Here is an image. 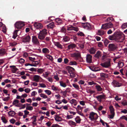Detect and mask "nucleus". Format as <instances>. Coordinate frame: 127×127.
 Returning <instances> with one entry per match:
<instances>
[{"instance_id": "nucleus-1", "label": "nucleus", "mask_w": 127, "mask_h": 127, "mask_svg": "<svg viewBox=\"0 0 127 127\" xmlns=\"http://www.w3.org/2000/svg\"><path fill=\"white\" fill-rule=\"evenodd\" d=\"M109 39L111 40H115L119 42H123L124 38L121 34L119 32H115L111 36H109Z\"/></svg>"}, {"instance_id": "nucleus-2", "label": "nucleus", "mask_w": 127, "mask_h": 127, "mask_svg": "<svg viewBox=\"0 0 127 127\" xmlns=\"http://www.w3.org/2000/svg\"><path fill=\"white\" fill-rule=\"evenodd\" d=\"M89 118L92 121L96 120L98 118V116L97 114L92 112L90 113Z\"/></svg>"}, {"instance_id": "nucleus-3", "label": "nucleus", "mask_w": 127, "mask_h": 127, "mask_svg": "<svg viewBox=\"0 0 127 127\" xmlns=\"http://www.w3.org/2000/svg\"><path fill=\"white\" fill-rule=\"evenodd\" d=\"M24 23L21 21L17 22L14 25L15 28L18 29H20L25 26Z\"/></svg>"}, {"instance_id": "nucleus-4", "label": "nucleus", "mask_w": 127, "mask_h": 127, "mask_svg": "<svg viewBox=\"0 0 127 127\" xmlns=\"http://www.w3.org/2000/svg\"><path fill=\"white\" fill-rule=\"evenodd\" d=\"M80 24L83 27L85 28L90 30L91 29V27L89 23H80Z\"/></svg>"}, {"instance_id": "nucleus-5", "label": "nucleus", "mask_w": 127, "mask_h": 127, "mask_svg": "<svg viewBox=\"0 0 127 127\" xmlns=\"http://www.w3.org/2000/svg\"><path fill=\"white\" fill-rule=\"evenodd\" d=\"M101 65L104 68H107L110 66L111 65L110 60L108 59L107 62H105L101 63Z\"/></svg>"}, {"instance_id": "nucleus-6", "label": "nucleus", "mask_w": 127, "mask_h": 127, "mask_svg": "<svg viewBox=\"0 0 127 127\" xmlns=\"http://www.w3.org/2000/svg\"><path fill=\"white\" fill-rule=\"evenodd\" d=\"M67 31H74L76 32L78 31L79 29L78 28L73 27L72 25H69L67 26Z\"/></svg>"}, {"instance_id": "nucleus-7", "label": "nucleus", "mask_w": 127, "mask_h": 127, "mask_svg": "<svg viewBox=\"0 0 127 127\" xmlns=\"http://www.w3.org/2000/svg\"><path fill=\"white\" fill-rule=\"evenodd\" d=\"M108 49L109 51H114L116 49V46L114 44H109Z\"/></svg>"}, {"instance_id": "nucleus-8", "label": "nucleus", "mask_w": 127, "mask_h": 127, "mask_svg": "<svg viewBox=\"0 0 127 127\" xmlns=\"http://www.w3.org/2000/svg\"><path fill=\"white\" fill-rule=\"evenodd\" d=\"M32 42L33 44L37 45H38L40 44V43L38 40L35 36H32Z\"/></svg>"}, {"instance_id": "nucleus-9", "label": "nucleus", "mask_w": 127, "mask_h": 127, "mask_svg": "<svg viewBox=\"0 0 127 127\" xmlns=\"http://www.w3.org/2000/svg\"><path fill=\"white\" fill-rule=\"evenodd\" d=\"M31 37L29 35H27L22 38V41L23 42H29L30 40Z\"/></svg>"}, {"instance_id": "nucleus-10", "label": "nucleus", "mask_w": 127, "mask_h": 127, "mask_svg": "<svg viewBox=\"0 0 127 127\" xmlns=\"http://www.w3.org/2000/svg\"><path fill=\"white\" fill-rule=\"evenodd\" d=\"M96 97L98 101L100 102L102 99H105V95H99L96 96Z\"/></svg>"}, {"instance_id": "nucleus-11", "label": "nucleus", "mask_w": 127, "mask_h": 127, "mask_svg": "<svg viewBox=\"0 0 127 127\" xmlns=\"http://www.w3.org/2000/svg\"><path fill=\"white\" fill-rule=\"evenodd\" d=\"M46 36L43 34L39 32L38 34V38L40 40H43L44 39Z\"/></svg>"}, {"instance_id": "nucleus-12", "label": "nucleus", "mask_w": 127, "mask_h": 127, "mask_svg": "<svg viewBox=\"0 0 127 127\" xmlns=\"http://www.w3.org/2000/svg\"><path fill=\"white\" fill-rule=\"evenodd\" d=\"M34 26L37 29H41L43 27L42 24L40 23H35L34 24Z\"/></svg>"}, {"instance_id": "nucleus-13", "label": "nucleus", "mask_w": 127, "mask_h": 127, "mask_svg": "<svg viewBox=\"0 0 127 127\" xmlns=\"http://www.w3.org/2000/svg\"><path fill=\"white\" fill-rule=\"evenodd\" d=\"M61 38H63L62 41L63 42H67L69 41L70 40V38L67 36L65 35L62 37H60Z\"/></svg>"}, {"instance_id": "nucleus-14", "label": "nucleus", "mask_w": 127, "mask_h": 127, "mask_svg": "<svg viewBox=\"0 0 127 127\" xmlns=\"http://www.w3.org/2000/svg\"><path fill=\"white\" fill-rule=\"evenodd\" d=\"M76 45L74 43H72L69 45L67 46L68 50L72 49L76 47Z\"/></svg>"}, {"instance_id": "nucleus-15", "label": "nucleus", "mask_w": 127, "mask_h": 127, "mask_svg": "<svg viewBox=\"0 0 127 127\" xmlns=\"http://www.w3.org/2000/svg\"><path fill=\"white\" fill-rule=\"evenodd\" d=\"M41 78V77L38 75H34L33 77L34 81L37 82L39 81V80Z\"/></svg>"}, {"instance_id": "nucleus-16", "label": "nucleus", "mask_w": 127, "mask_h": 127, "mask_svg": "<svg viewBox=\"0 0 127 127\" xmlns=\"http://www.w3.org/2000/svg\"><path fill=\"white\" fill-rule=\"evenodd\" d=\"M105 32V31L101 29L100 30L98 31L97 34L100 36L104 34Z\"/></svg>"}, {"instance_id": "nucleus-17", "label": "nucleus", "mask_w": 127, "mask_h": 127, "mask_svg": "<svg viewBox=\"0 0 127 127\" xmlns=\"http://www.w3.org/2000/svg\"><path fill=\"white\" fill-rule=\"evenodd\" d=\"M66 68L67 70L69 73L73 72L74 70V69L73 68L70 66H67L66 67Z\"/></svg>"}, {"instance_id": "nucleus-18", "label": "nucleus", "mask_w": 127, "mask_h": 127, "mask_svg": "<svg viewBox=\"0 0 127 127\" xmlns=\"http://www.w3.org/2000/svg\"><path fill=\"white\" fill-rule=\"evenodd\" d=\"M55 120L57 122H61L62 121V118L58 115H56L55 117Z\"/></svg>"}, {"instance_id": "nucleus-19", "label": "nucleus", "mask_w": 127, "mask_h": 127, "mask_svg": "<svg viewBox=\"0 0 127 127\" xmlns=\"http://www.w3.org/2000/svg\"><path fill=\"white\" fill-rule=\"evenodd\" d=\"M20 30H15L14 31L13 33V36L12 37L14 39H15L16 38V37H17V33Z\"/></svg>"}, {"instance_id": "nucleus-20", "label": "nucleus", "mask_w": 127, "mask_h": 127, "mask_svg": "<svg viewBox=\"0 0 127 127\" xmlns=\"http://www.w3.org/2000/svg\"><path fill=\"white\" fill-rule=\"evenodd\" d=\"M47 28L48 29H53L54 27V23L52 22L47 25Z\"/></svg>"}, {"instance_id": "nucleus-21", "label": "nucleus", "mask_w": 127, "mask_h": 127, "mask_svg": "<svg viewBox=\"0 0 127 127\" xmlns=\"http://www.w3.org/2000/svg\"><path fill=\"white\" fill-rule=\"evenodd\" d=\"M55 21L56 22V24L58 25H60L62 23L61 20L59 18H57L55 19Z\"/></svg>"}, {"instance_id": "nucleus-22", "label": "nucleus", "mask_w": 127, "mask_h": 127, "mask_svg": "<svg viewBox=\"0 0 127 127\" xmlns=\"http://www.w3.org/2000/svg\"><path fill=\"white\" fill-rule=\"evenodd\" d=\"M55 45L57 46L58 48L62 49L63 48V46L59 42H56L55 43Z\"/></svg>"}, {"instance_id": "nucleus-23", "label": "nucleus", "mask_w": 127, "mask_h": 127, "mask_svg": "<svg viewBox=\"0 0 127 127\" xmlns=\"http://www.w3.org/2000/svg\"><path fill=\"white\" fill-rule=\"evenodd\" d=\"M43 53L45 54L48 53L49 52V50L48 49L46 48H44L42 49V50Z\"/></svg>"}, {"instance_id": "nucleus-24", "label": "nucleus", "mask_w": 127, "mask_h": 127, "mask_svg": "<svg viewBox=\"0 0 127 127\" xmlns=\"http://www.w3.org/2000/svg\"><path fill=\"white\" fill-rule=\"evenodd\" d=\"M89 52L91 54H95L96 51L94 47H91L89 50Z\"/></svg>"}, {"instance_id": "nucleus-25", "label": "nucleus", "mask_w": 127, "mask_h": 127, "mask_svg": "<svg viewBox=\"0 0 127 127\" xmlns=\"http://www.w3.org/2000/svg\"><path fill=\"white\" fill-rule=\"evenodd\" d=\"M114 85L115 87H119L120 86V84L116 81L114 80L112 82Z\"/></svg>"}, {"instance_id": "nucleus-26", "label": "nucleus", "mask_w": 127, "mask_h": 127, "mask_svg": "<svg viewBox=\"0 0 127 127\" xmlns=\"http://www.w3.org/2000/svg\"><path fill=\"white\" fill-rule=\"evenodd\" d=\"M75 120L77 123L80 124V123L81 119L79 117L77 116L75 118Z\"/></svg>"}, {"instance_id": "nucleus-27", "label": "nucleus", "mask_w": 127, "mask_h": 127, "mask_svg": "<svg viewBox=\"0 0 127 127\" xmlns=\"http://www.w3.org/2000/svg\"><path fill=\"white\" fill-rule=\"evenodd\" d=\"M36 117L35 116H34L32 117L31 118L33 119L32 122V124L34 125H36V123L35 122L36 120Z\"/></svg>"}, {"instance_id": "nucleus-28", "label": "nucleus", "mask_w": 127, "mask_h": 127, "mask_svg": "<svg viewBox=\"0 0 127 127\" xmlns=\"http://www.w3.org/2000/svg\"><path fill=\"white\" fill-rule=\"evenodd\" d=\"M92 56H87L86 60L87 62L91 63L92 62Z\"/></svg>"}, {"instance_id": "nucleus-29", "label": "nucleus", "mask_w": 127, "mask_h": 127, "mask_svg": "<svg viewBox=\"0 0 127 127\" xmlns=\"http://www.w3.org/2000/svg\"><path fill=\"white\" fill-rule=\"evenodd\" d=\"M40 32L41 33L43 34H44L45 36H46L47 34V30L46 29H44L41 31H40Z\"/></svg>"}, {"instance_id": "nucleus-30", "label": "nucleus", "mask_w": 127, "mask_h": 127, "mask_svg": "<svg viewBox=\"0 0 127 127\" xmlns=\"http://www.w3.org/2000/svg\"><path fill=\"white\" fill-rule=\"evenodd\" d=\"M100 76L101 77L104 78H106L108 77V74L103 73H100Z\"/></svg>"}, {"instance_id": "nucleus-31", "label": "nucleus", "mask_w": 127, "mask_h": 127, "mask_svg": "<svg viewBox=\"0 0 127 127\" xmlns=\"http://www.w3.org/2000/svg\"><path fill=\"white\" fill-rule=\"evenodd\" d=\"M1 120L2 121V122L4 124H6L7 122V121L5 117L4 116H2L1 118Z\"/></svg>"}, {"instance_id": "nucleus-32", "label": "nucleus", "mask_w": 127, "mask_h": 127, "mask_svg": "<svg viewBox=\"0 0 127 127\" xmlns=\"http://www.w3.org/2000/svg\"><path fill=\"white\" fill-rule=\"evenodd\" d=\"M106 23L107 24V25L108 29L109 28H111L113 27V24L111 22L107 23Z\"/></svg>"}, {"instance_id": "nucleus-33", "label": "nucleus", "mask_w": 127, "mask_h": 127, "mask_svg": "<svg viewBox=\"0 0 127 127\" xmlns=\"http://www.w3.org/2000/svg\"><path fill=\"white\" fill-rule=\"evenodd\" d=\"M114 20L113 18L111 17H108L106 20V22H111V21H113Z\"/></svg>"}, {"instance_id": "nucleus-34", "label": "nucleus", "mask_w": 127, "mask_h": 127, "mask_svg": "<svg viewBox=\"0 0 127 127\" xmlns=\"http://www.w3.org/2000/svg\"><path fill=\"white\" fill-rule=\"evenodd\" d=\"M107 24H106V23L102 24V25L101 29L103 30H106L108 29L107 27Z\"/></svg>"}, {"instance_id": "nucleus-35", "label": "nucleus", "mask_w": 127, "mask_h": 127, "mask_svg": "<svg viewBox=\"0 0 127 127\" xmlns=\"http://www.w3.org/2000/svg\"><path fill=\"white\" fill-rule=\"evenodd\" d=\"M15 114V112L13 111H10L8 112V114L9 116H13Z\"/></svg>"}, {"instance_id": "nucleus-36", "label": "nucleus", "mask_w": 127, "mask_h": 127, "mask_svg": "<svg viewBox=\"0 0 127 127\" xmlns=\"http://www.w3.org/2000/svg\"><path fill=\"white\" fill-rule=\"evenodd\" d=\"M110 110V113H115L113 107L112 105H110L109 107Z\"/></svg>"}, {"instance_id": "nucleus-37", "label": "nucleus", "mask_w": 127, "mask_h": 127, "mask_svg": "<svg viewBox=\"0 0 127 127\" xmlns=\"http://www.w3.org/2000/svg\"><path fill=\"white\" fill-rule=\"evenodd\" d=\"M95 87L97 91H101L102 90V88L99 85H96Z\"/></svg>"}, {"instance_id": "nucleus-38", "label": "nucleus", "mask_w": 127, "mask_h": 127, "mask_svg": "<svg viewBox=\"0 0 127 127\" xmlns=\"http://www.w3.org/2000/svg\"><path fill=\"white\" fill-rule=\"evenodd\" d=\"M68 123L70 125H72L74 126H76V123L72 121H69Z\"/></svg>"}, {"instance_id": "nucleus-39", "label": "nucleus", "mask_w": 127, "mask_h": 127, "mask_svg": "<svg viewBox=\"0 0 127 127\" xmlns=\"http://www.w3.org/2000/svg\"><path fill=\"white\" fill-rule=\"evenodd\" d=\"M6 52L5 49H0V54L4 55L5 53Z\"/></svg>"}, {"instance_id": "nucleus-40", "label": "nucleus", "mask_w": 127, "mask_h": 127, "mask_svg": "<svg viewBox=\"0 0 127 127\" xmlns=\"http://www.w3.org/2000/svg\"><path fill=\"white\" fill-rule=\"evenodd\" d=\"M60 85L62 87H65L66 86V85L65 83H64L63 81H60Z\"/></svg>"}, {"instance_id": "nucleus-41", "label": "nucleus", "mask_w": 127, "mask_h": 127, "mask_svg": "<svg viewBox=\"0 0 127 127\" xmlns=\"http://www.w3.org/2000/svg\"><path fill=\"white\" fill-rule=\"evenodd\" d=\"M73 86L76 89L78 90L79 89V86L75 84H73Z\"/></svg>"}, {"instance_id": "nucleus-42", "label": "nucleus", "mask_w": 127, "mask_h": 127, "mask_svg": "<svg viewBox=\"0 0 127 127\" xmlns=\"http://www.w3.org/2000/svg\"><path fill=\"white\" fill-rule=\"evenodd\" d=\"M75 108L77 111H79V110H81V111L83 109V107H81L80 105H79L77 106V108Z\"/></svg>"}, {"instance_id": "nucleus-43", "label": "nucleus", "mask_w": 127, "mask_h": 127, "mask_svg": "<svg viewBox=\"0 0 127 127\" xmlns=\"http://www.w3.org/2000/svg\"><path fill=\"white\" fill-rule=\"evenodd\" d=\"M44 71V70L43 69L39 68L37 70V72L40 74L42 73Z\"/></svg>"}, {"instance_id": "nucleus-44", "label": "nucleus", "mask_w": 127, "mask_h": 127, "mask_svg": "<svg viewBox=\"0 0 127 127\" xmlns=\"http://www.w3.org/2000/svg\"><path fill=\"white\" fill-rule=\"evenodd\" d=\"M127 27V23H124L122 26V28L123 29H125Z\"/></svg>"}, {"instance_id": "nucleus-45", "label": "nucleus", "mask_w": 127, "mask_h": 127, "mask_svg": "<svg viewBox=\"0 0 127 127\" xmlns=\"http://www.w3.org/2000/svg\"><path fill=\"white\" fill-rule=\"evenodd\" d=\"M52 89L54 91H56L58 90V88L55 86L54 85H52L51 86Z\"/></svg>"}, {"instance_id": "nucleus-46", "label": "nucleus", "mask_w": 127, "mask_h": 127, "mask_svg": "<svg viewBox=\"0 0 127 127\" xmlns=\"http://www.w3.org/2000/svg\"><path fill=\"white\" fill-rule=\"evenodd\" d=\"M50 72H49L47 71L45 72V74L43 75V76L45 78H47L48 75L49 74Z\"/></svg>"}, {"instance_id": "nucleus-47", "label": "nucleus", "mask_w": 127, "mask_h": 127, "mask_svg": "<svg viewBox=\"0 0 127 127\" xmlns=\"http://www.w3.org/2000/svg\"><path fill=\"white\" fill-rule=\"evenodd\" d=\"M118 65L120 68H121L124 65V64L123 63L119 62L118 63Z\"/></svg>"}, {"instance_id": "nucleus-48", "label": "nucleus", "mask_w": 127, "mask_h": 127, "mask_svg": "<svg viewBox=\"0 0 127 127\" xmlns=\"http://www.w3.org/2000/svg\"><path fill=\"white\" fill-rule=\"evenodd\" d=\"M111 114L109 115H108L109 117L111 119H113L114 116L115 115V113H111Z\"/></svg>"}, {"instance_id": "nucleus-49", "label": "nucleus", "mask_w": 127, "mask_h": 127, "mask_svg": "<svg viewBox=\"0 0 127 127\" xmlns=\"http://www.w3.org/2000/svg\"><path fill=\"white\" fill-rule=\"evenodd\" d=\"M40 96L44 98H47V96L44 94L41 93L40 94Z\"/></svg>"}, {"instance_id": "nucleus-50", "label": "nucleus", "mask_w": 127, "mask_h": 127, "mask_svg": "<svg viewBox=\"0 0 127 127\" xmlns=\"http://www.w3.org/2000/svg\"><path fill=\"white\" fill-rule=\"evenodd\" d=\"M27 110L31 111L33 109V108L32 106H29V107H26V108Z\"/></svg>"}, {"instance_id": "nucleus-51", "label": "nucleus", "mask_w": 127, "mask_h": 127, "mask_svg": "<svg viewBox=\"0 0 127 127\" xmlns=\"http://www.w3.org/2000/svg\"><path fill=\"white\" fill-rule=\"evenodd\" d=\"M88 84L90 85H95L96 84L93 81H91L88 82Z\"/></svg>"}, {"instance_id": "nucleus-52", "label": "nucleus", "mask_w": 127, "mask_h": 127, "mask_svg": "<svg viewBox=\"0 0 127 127\" xmlns=\"http://www.w3.org/2000/svg\"><path fill=\"white\" fill-rule=\"evenodd\" d=\"M76 101H77L76 100L74 99H72L69 102L72 105L74 103H75V102H76Z\"/></svg>"}, {"instance_id": "nucleus-53", "label": "nucleus", "mask_w": 127, "mask_h": 127, "mask_svg": "<svg viewBox=\"0 0 127 127\" xmlns=\"http://www.w3.org/2000/svg\"><path fill=\"white\" fill-rule=\"evenodd\" d=\"M77 34L80 36H84V34L83 32L80 31L78 32L77 33Z\"/></svg>"}, {"instance_id": "nucleus-54", "label": "nucleus", "mask_w": 127, "mask_h": 127, "mask_svg": "<svg viewBox=\"0 0 127 127\" xmlns=\"http://www.w3.org/2000/svg\"><path fill=\"white\" fill-rule=\"evenodd\" d=\"M46 93V94L48 95H50L51 94V92L49 90H46L44 91Z\"/></svg>"}, {"instance_id": "nucleus-55", "label": "nucleus", "mask_w": 127, "mask_h": 127, "mask_svg": "<svg viewBox=\"0 0 127 127\" xmlns=\"http://www.w3.org/2000/svg\"><path fill=\"white\" fill-rule=\"evenodd\" d=\"M19 101L17 99L14 100L12 104L13 105H15V104L19 103Z\"/></svg>"}, {"instance_id": "nucleus-56", "label": "nucleus", "mask_w": 127, "mask_h": 127, "mask_svg": "<svg viewBox=\"0 0 127 127\" xmlns=\"http://www.w3.org/2000/svg\"><path fill=\"white\" fill-rule=\"evenodd\" d=\"M109 41L107 39H105V40L104 42V43L105 46H107L108 44L109 43Z\"/></svg>"}, {"instance_id": "nucleus-57", "label": "nucleus", "mask_w": 127, "mask_h": 127, "mask_svg": "<svg viewBox=\"0 0 127 127\" xmlns=\"http://www.w3.org/2000/svg\"><path fill=\"white\" fill-rule=\"evenodd\" d=\"M69 64L70 65H76L77 63L75 61H71L70 62Z\"/></svg>"}, {"instance_id": "nucleus-58", "label": "nucleus", "mask_w": 127, "mask_h": 127, "mask_svg": "<svg viewBox=\"0 0 127 127\" xmlns=\"http://www.w3.org/2000/svg\"><path fill=\"white\" fill-rule=\"evenodd\" d=\"M87 92L88 93H90L91 94L94 93L95 92L94 91L91 90L90 89L87 90Z\"/></svg>"}, {"instance_id": "nucleus-59", "label": "nucleus", "mask_w": 127, "mask_h": 127, "mask_svg": "<svg viewBox=\"0 0 127 127\" xmlns=\"http://www.w3.org/2000/svg\"><path fill=\"white\" fill-rule=\"evenodd\" d=\"M98 43V46L99 47H102L103 46L102 43L101 42H99Z\"/></svg>"}, {"instance_id": "nucleus-60", "label": "nucleus", "mask_w": 127, "mask_h": 127, "mask_svg": "<svg viewBox=\"0 0 127 127\" xmlns=\"http://www.w3.org/2000/svg\"><path fill=\"white\" fill-rule=\"evenodd\" d=\"M39 85L40 87L42 88H45L46 87V86L44 83H40Z\"/></svg>"}, {"instance_id": "nucleus-61", "label": "nucleus", "mask_w": 127, "mask_h": 127, "mask_svg": "<svg viewBox=\"0 0 127 127\" xmlns=\"http://www.w3.org/2000/svg\"><path fill=\"white\" fill-rule=\"evenodd\" d=\"M70 74V76L71 77H74L75 76V75L74 73L73 72L69 73Z\"/></svg>"}, {"instance_id": "nucleus-62", "label": "nucleus", "mask_w": 127, "mask_h": 127, "mask_svg": "<svg viewBox=\"0 0 127 127\" xmlns=\"http://www.w3.org/2000/svg\"><path fill=\"white\" fill-rule=\"evenodd\" d=\"M19 62L21 63H23L25 62V60L21 58L19 61Z\"/></svg>"}, {"instance_id": "nucleus-63", "label": "nucleus", "mask_w": 127, "mask_h": 127, "mask_svg": "<svg viewBox=\"0 0 127 127\" xmlns=\"http://www.w3.org/2000/svg\"><path fill=\"white\" fill-rule=\"evenodd\" d=\"M25 92L27 93H29L30 91V89L28 88L25 89L24 90Z\"/></svg>"}, {"instance_id": "nucleus-64", "label": "nucleus", "mask_w": 127, "mask_h": 127, "mask_svg": "<svg viewBox=\"0 0 127 127\" xmlns=\"http://www.w3.org/2000/svg\"><path fill=\"white\" fill-rule=\"evenodd\" d=\"M15 120L13 119H12L10 120V122L12 124H14L15 122Z\"/></svg>"}]
</instances>
